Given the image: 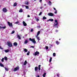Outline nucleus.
Returning <instances> with one entry per match:
<instances>
[{
  "mask_svg": "<svg viewBox=\"0 0 77 77\" xmlns=\"http://www.w3.org/2000/svg\"><path fill=\"white\" fill-rule=\"evenodd\" d=\"M59 40H60V39H59Z\"/></svg>",
  "mask_w": 77,
  "mask_h": 77,
  "instance_id": "bf43d9fd",
  "label": "nucleus"
},
{
  "mask_svg": "<svg viewBox=\"0 0 77 77\" xmlns=\"http://www.w3.org/2000/svg\"><path fill=\"white\" fill-rule=\"evenodd\" d=\"M54 13V14H57V10L55 11Z\"/></svg>",
  "mask_w": 77,
  "mask_h": 77,
  "instance_id": "c03bdc74",
  "label": "nucleus"
},
{
  "mask_svg": "<svg viewBox=\"0 0 77 77\" xmlns=\"http://www.w3.org/2000/svg\"><path fill=\"white\" fill-rule=\"evenodd\" d=\"M24 38V37H23V38Z\"/></svg>",
  "mask_w": 77,
  "mask_h": 77,
  "instance_id": "052dcab7",
  "label": "nucleus"
},
{
  "mask_svg": "<svg viewBox=\"0 0 77 77\" xmlns=\"http://www.w3.org/2000/svg\"><path fill=\"white\" fill-rule=\"evenodd\" d=\"M43 20H45L46 19H47V17H45V16H44L43 18Z\"/></svg>",
  "mask_w": 77,
  "mask_h": 77,
  "instance_id": "7c9ffc66",
  "label": "nucleus"
},
{
  "mask_svg": "<svg viewBox=\"0 0 77 77\" xmlns=\"http://www.w3.org/2000/svg\"><path fill=\"white\" fill-rule=\"evenodd\" d=\"M8 24L10 27H12V23H11L9 22H8L7 23Z\"/></svg>",
  "mask_w": 77,
  "mask_h": 77,
  "instance_id": "39448f33",
  "label": "nucleus"
},
{
  "mask_svg": "<svg viewBox=\"0 0 77 77\" xmlns=\"http://www.w3.org/2000/svg\"><path fill=\"white\" fill-rule=\"evenodd\" d=\"M0 29H2V27L0 26Z\"/></svg>",
  "mask_w": 77,
  "mask_h": 77,
  "instance_id": "09e8293b",
  "label": "nucleus"
},
{
  "mask_svg": "<svg viewBox=\"0 0 77 77\" xmlns=\"http://www.w3.org/2000/svg\"><path fill=\"white\" fill-rule=\"evenodd\" d=\"M4 58H2V62H4Z\"/></svg>",
  "mask_w": 77,
  "mask_h": 77,
  "instance_id": "a19ab883",
  "label": "nucleus"
},
{
  "mask_svg": "<svg viewBox=\"0 0 77 77\" xmlns=\"http://www.w3.org/2000/svg\"><path fill=\"white\" fill-rule=\"evenodd\" d=\"M0 66L2 67H4V65L2 63H0Z\"/></svg>",
  "mask_w": 77,
  "mask_h": 77,
  "instance_id": "a211bd4d",
  "label": "nucleus"
},
{
  "mask_svg": "<svg viewBox=\"0 0 77 77\" xmlns=\"http://www.w3.org/2000/svg\"><path fill=\"white\" fill-rule=\"evenodd\" d=\"M19 12H23V11L22 9H20V10H19Z\"/></svg>",
  "mask_w": 77,
  "mask_h": 77,
  "instance_id": "aec40b11",
  "label": "nucleus"
},
{
  "mask_svg": "<svg viewBox=\"0 0 77 77\" xmlns=\"http://www.w3.org/2000/svg\"><path fill=\"white\" fill-rule=\"evenodd\" d=\"M46 49L47 50H48V46H46Z\"/></svg>",
  "mask_w": 77,
  "mask_h": 77,
  "instance_id": "79ce46f5",
  "label": "nucleus"
},
{
  "mask_svg": "<svg viewBox=\"0 0 77 77\" xmlns=\"http://www.w3.org/2000/svg\"><path fill=\"white\" fill-rule=\"evenodd\" d=\"M57 77H59V75H57Z\"/></svg>",
  "mask_w": 77,
  "mask_h": 77,
  "instance_id": "864d4df0",
  "label": "nucleus"
},
{
  "mask_svg": "<svg viewBox=\"0 0 77 77\" xmlns=\"http://www.w3.org/2000/svg\"><path fill=\"white\" fill-rule=\"evenodd\" d=\"M0 49H1V50H3V48H2V47L0 46Z\"/></svg>",
  "mask_w": 77,
  "mask_h": 77,
  "instance_id": "37998d69",
  "label": "nucleus"
},
{
  "mask_svg": "<svg viewBox=\"0 0 77 77\" xmlns=\"http://www.w3.org/2000/svg\"><path fill=\"white\" fill-rule=\"evenodd\" d=\"M35 48V47H34L33 46H31L30 47V48Z\"/></svg>",
  "mask_w": 77,
  "mask_h": 77,
  "instance_id": "58836bf2",
  "label": "nucleus"
},
{
  "mask_svg": "<svg viewBox=\"0 0 77 77\" xmlns=\"http://www.w3.org/2000/svg\"><path fill=\"white\" fill-rule=\"evenodd\" d=\"M44 6H46V5L45 4H44Z\"/></svg>",
  "mask_w": 77,
  "mask_h": 77,
  "instance_id": "6e6d98bb",
  "label": "nucleus"
},
{
  "mask_svg": "<svg viewBox=\"0 0 77 77\" xmlns=\"http://www.w3.org/2000/svg\"><path fill=\"white\" fill-rule=\"evenodd\" d=\"M37 77H39V75H38Z\"/></svg>",
  "mask_w": 77,
  "mask_h": 77,
  "instance_id": "5fc2aeb1",
  "label": "nucleus"
},
{
  "mask_svg": "<svg viewBox=\"0 0 77 77\" xmlns=\"http://www.w3.org/2000/svg\"><path fill=\"white\" fill-rule=\"evenodd\" d=\"M51 60H52V57H51L50 58V60H49V62H51Z\"/></svg>",
  "mask_w": 77,
  "mask_h": 77,
  "instance_id": "c85d7f7f",
  "label": "nucleus"
},
{
  "mask_svg": "<svg viewBox=\"0 0 77 77\" xmlns=\"http://www.w3.org/2000/svg\"><path fill=\"white\" fill-rule=\"evenodd\" d=\"M27 35H26V36H27Z\"/></svg>",
  "mask_w": 77,
  "mask_h": 77,
  "instance_id": "13d9d810",
  "label": "nucleus"
},
{
  "mask_svg": "<svg viewBox=\"0 0 77 77\" xmlns=\"http://www.w3.org/2000/svg\"><path fill=\"white\" fill-rule=\"evenodd\" d=\"M38 70L39 71L41 69V65H39L38 66Z\"/></svg>",
  "mask_w": 77,
  "mask_h": 77,
  "instance_id": "a878e982",
  "label": "nucleus"
},
{
  "mask_svg": "<svg viewBox=\"0 0 77 77\" xmlns=\"http://www.w3.org/2000/svg\"><path fill=\"white\" fill-rule=\"evenodd\" d=\"M23 50H24V51H25V52L26 53L27 52V49H26V48H24V49H23Z\"/></svg>",
  "mask_w": 77,
  "mask_h": 77,
  "instance_id": "dca6fc26",
  "label": "nucleus"
},
{
  "mask_svg": "<svg viewBox=\"0 0 77 77\" xmlns=\"http://www.w3.org/2000/svg\"><path fill=\"white\" fill-rule=\"evenodd\" d=\"M48 3L50 4V5H51V2L50 1H49Z\"/></svg>",
  "mask_w": 77,
  "mask_h": 77,
  "instance_id": "473e14b6",
  "label": "nucleus"
},
{
  "mask_svg": "<svg viewBox=\"0 0 77 77\" xmlns=\"http://www.w3.org/2000/svg\"><path fill=\"white\" fill-rule=\"evenodd\" d=\"M29 41H32L33 44H35V43H36V41L34 38L32 39L31 38H29Z\"/></svg>",
  "mask_w": 77,
  "mask_h": 77,
  "instance_id": "7ed1b4c3",
  "label": "nucleus"
},
{
  "mask_svg": "<svg viewBox=\"0 0 77 77\" xmlns=\"http://www.w3.org/2000/svg\"><path fill=\"white\" fill-rule=\"evenodd\" d=\"M13 45L14 46H17L18 45V43L16 42H15L13 43Z\"/></svg>",
  "mask_w": 77,
  "mask_h": 77,
  "instance_id": "9d476101",
  "label": "nucleus"
},
{
  "mask_svg": "<svg viewBox=\"0 0 77 77\" xmlns=\"http://www.w3.org/2000/svg\"><path fill=\"white\" fill-rule=\"evenodd\" d=\"M19 69V67H17L15 68L14 70V71H18Z\"/></svg>",
  "mask_w": 77,
  "mask_h": 77,
  "instance_id": "423d86ee",
  "label": "nucleus"
},
{
  "mask_svg": "<svg viewBox=\"0 0 77 77\" xmlns=\"http://www.w3.org/2000/svg\"><path fill=\"white\" fill-rule=\"evenodd\" d=\"M47 21L48 22V21H53V19H49Z\"/></svg>",
  "mask_w": 77,
  "mask_h": 77,
  "instance_id": "f8f14e48",
  "label": "nucleus"
},
{
  "mask_svg": "<svg viewBox=\"0 0 77 77\" xmlns=\"http://www.w3.org/2000/svg\"><path fill=\"white\" fill-rule=\"evenodd\" d=\"M25 7L26 8V9H29V6H26Z\"/></svg>",
  "mask_w": 77,
  "mask_h": 77,
  "instance_id": "c9c22d12",
  "label": "nucleus"
},
{
  "mask_svg": "<svg viewBox=\"0 0 77 77\" xmlns=\"http://www.w3.org/2000/svg\"><path fill=\"white\" fill-rule=\"evenodd\" d=\"M42 14V12H41L39 14V15H41V14Z\"/></svg>",
  "mask_w": 77,
  "mask_h": 77,
  "instance_id": "ea45409f",
  "label": "nucleus"
},
{
  "mask_svg": "<svg viewBox=\"0 0 77 77\" xmlns=\"http://www.w3.org/2000/svg\"><path fill=\"white\" fill-rule=\"evenodd\" d=\"M54 8V10L55 11H57L56 10V8Z\"/></svg>",
  "mask_w": 77,
  "mask_h": 77,
  "instance_id": "a18cd8bd",
  "label": "nucleus"
},
{
  "mask_svg": "<svg viewBox=\"0 0 77 77\" xmlns=\"http://www.w3.org/2000/svg\"><path fill=\"white\" fill-rule=\"evenodd\" d=\"M37 28H40V27H39V26H38L37 27Z\"/></svg>",
  "mask_w": 77,
  "mask_h": 77,
  "instance_id": "4d7b16f0",
  "label": "nucleus"
},
{
  "mask_svg": "<svg viewBox=\"0 0 77 77\" xmlns=\"http://www.w3.org/2000/svg\"><path fill=\"white\" fill-rule=\"evenodd\" d=\"M4 58L5 60H8V58H7V57H4Z\"/></svg>",
  "mask_w": 77,
  "mask_h": 77,
  "instance_id": "2f4dec72",
  "label": "nucleus"
},
{
  "mask_svg": "<svg viewBox=\"0 0 77 77\" xmlns=\"http://www.w3.org/2000/svg\"><path fill=\"white\" fill-rule=\"evenodd\" d=\"M27 42H28V41H27V40H26L24 42V44H27Z\"/></svg>",
  "mask_w": 77,
  "mask_h": 77,
  "instance_id": "393cba45",
  "label": "nucleus"
},
{
  "mask_svg": "<svg viewBox=\"0 0 77 77\" xmlns=\"http://www.w3.org/2000/svg\"><path fill=\"white\" fill-rule=\"evenodd\" d=\"M4 51L5 53H8V52L9 51V49L5 50Z\"/></svg>",
  "mask_w": 77,
  "mask_h": 77,
  "instance_id": "ddd939ff",
  "label": "nucleus"
},
{
  "mask_svg": "<svg viewBox=\"0 0 77 77\" xmlns=\"http://www.w3.org/2000/svg\"><path fill=\"white\" fill-rule=\"evenodd\" d=\"M58 25V22H57V20H55V22L54 23V27L57 28L58 27V26H57Z\"/></svg>",
  "mask_w": 77,
  "mask_h": 77,
  "instance_id": "f257e3e1",
  "label": "nucleus"
},
{
  "mask_svg": "<svg viewBox=\"0 0 77 77\" xmlns=\"http://www.w3.org/2000/svg\"><path fill=\"white\" fill-rule=\"evenodd\" d=\"M4 68L5 69V70H6V71L9 70V68H6V67H5Z\"/></svg>",
  "mask_w": 77,
  "mask_h": 77,
  "instance_id": "f3484780",
  "label": "nucleus"
},
{
  "mask_svg": "<svg viewBox=\"0 0 77 77\" xmlns=\"http://www.w3.org/2000/svg\"><path fill=\"white\" fill-rule=\"evenodd\" d=\"M25 4L26 5H29V2H25Z\"/></svg>",
  "mask_w": 77,
  "mask_h": 77,
  "instance_id": "c756f323",
  "label": "nucleus"
},
{
  "mask_svg": "<svg viewBox=\"0 0 77 77\" xmlns=\"http://www.w3.org/2000/svg\"><path fill=\"white\" fill-rule=\"evenodd\" d=\"M38 67L37 66L35 67V71H37V69H38Z\"/></svg>",
  "mask_w": 77,
  "mask_h": 77,
  "instance_id": "412c9836",
  "label": "nucleus"
},
{
  "mask_svg": "<svg viewBox=\"0 0 77 77\" xmlns=\"http://www.w3.org/2000/svg\"><path fill=\"white\" fill-rule=\"evenodd\" d=\"M6 26H4L2 27V29H6Z\"/></svg>",
  "mask_w": 77,
  "mask_h": 77,
  "instance_id": "b1692460",
  "label": "nucleus"
},
{
  "mask_svg": "<svg viewBox=\"0 0 77 77\" xmlns=\"http://www.w3.org/2000/svg\"><path fill=\"white\" fill-rule=\"evenodd\" d=\"M17 5V3L15 2L14 4V6H16Z\"/></svg>",
  "mask_w": 77,
  "mask_h": 77,
  "instance_id": "4be33fe9",
  "label": "nucleus"
},
{
  "mask_svg": "<svg viewBox=\"0 0 77 77\" xmlns=\"http://www.w3.org/2000/svg\"><path fill=\"white\" fill-rule=\"evenodd\" d=\"M48 15L50 16L51 17H53L54 15V14L52 13H49L48 14Z\"/></svg>",
  "mask_w": 77,
  "mask_h": 77,
  "instance_id": "20e7f679",
  "label": "nucleus"
},
{
  "mask_svg": "<svg viewBox=\"0 0 77 77\" xmlns=\"http://www.w3.org/2000/svg\"><path fill=\"white\" fill-rule=\"evenodd\" d=\"M14 33H15V31H13L12 32H11V34H13Z\"/></svg>",
  "mask_w": 77,
  "mask_h": 77,
  "instance_id": "e433bc0d",
  "label": "nucleus"
},
{
  "mask_svg": "<svg viewBox=\"0 0 77 77\" xmlns=\"http://www.w3.org/2000/svg\"><path fill=\"white\" fill-rule=\"evenodd\" d=\"M31 32H33V29H31Z\"/></svg>",
  "mask_w": 77,
  "mask_h": 77,
  "instance_id": "49530a36",
  "label": "nucleus"
},
{
  "mask_svg": "<svg viewBox=\"0 0 77 77\" xmlns=\"http://www.w3.org/2000/svg\"><path fill=\"white\" fill-rule=\"evenodd\" d=\"M46 73H45L43 74V76L44 77H45V75H46Z\"/></svg>",
  "mask_w": 77,
  "mask_h": 77,
  "instance_id": "5701e85b",
  "label": "nucleus"
},
{
  "mask_svg": "<svg viewBox=\"0 0 77 77\" xmlns=\"http://www.w3.org/2000/svg\"><path fill=\"white\" fill-rule=\"evenodd\" d=\"M39 54V52H38V51H36L34 54L35 56H36V55H38V54Z\"/></svg>",
  "mask_w": 77,
  "mask_h": 77,
  "instance_id": "6e6552de",
  "label": "nucleus"
},
{
  "mask_svg": "<svg viewBox=\"0 0 77 77\" xmlns=\"http://www.w3.org/2000/svg\"><path fill=\"white\" fill-rule=\"evenodd\" d=\"M27 61L25 60L23 64L24 65H26V64H27Z\"/></svg>",
  "mask_w": 77,
  "mask_h": 77,
  "instance_id": "2eb2a0df",
  "label": "nucleus"
},
{
  "mask_svg": "<svg viewBox=\"0 0 77 77\" xmlns=\"http://www.w3.org/2000/svg\"><path fill=\"white\" fill-rule=\"evenodd\" d=\"M7 45L9 47H12V44L11 42H7Z\"/></svg>",
  "mask_w": 77,
  "mask_h": 77,
  "instance_id": "f03ea898",
  "label": "nucleus"
},
{
  "mask_svg": "<svg viewBox=\"0 0 77 77\" xmlns=\"http://www.w3.org/2000/svg\"><path fill=\"white\" fill-rule=\"evenodd\" d=\"M56 32H58V30H56Z\"/></svg>",
  "mask_w": 77,
  "mask_h": 77,
  "instance_id": "603ef678",
  "label": "nucleus"
},
{
  "mask_svg": "<svg viewBox=\"0 0 77 77\" xmlns=\"http://www.w3.org/2000/svg\"><path fill=\"white\" fill-rule=\"evenodd\" d=\"M42 0H40V3H41V2H42Z\"/></svg>",
  "mask_w": 77,
  "mask_h": 77,
  "instance_id": "3c124183",
  "label": "nucleus"
},
{
  "mask_svg": "<svg viewBox=\"0 0 77 77\" xmlns=\"http://www.w3.org/2000/svg\"><path fill=\"white\" fill-rule=\"evenodd\" d=\"M36 37L37 39V40H38V41L40 40V38H39V37H38V36H36Z\"/></svg>",
  "mask_w": 77,
  "mask_h": 77,
  "instance_id": "4468645a",
  "label": "nucleus"
},
{
  "mask_svg": "<svg viewBox=\"0 0 77 77\" xmlns=\"http://www.w3.org/2000/svg\"><path fill=\"white\" fill-rule=\"evenodd\" d=\"M56 43L57 44V45H59V42H58V41H56Z\"/></svg>",
  "mask_w": 77,
  "mask_h": 77,
  "instance_id": "cd10ccee",
  "label": "nucleus"
},
{
  "mask_svg": "<svg viewBox=\"0 0 77 77\" xmlns=\"http://www.w3.org/2000/svg\"><path fill=\"white\" fill-rule=\"evenodd\" d=\"M53 56H54V57H55V56H56V53H54L53 54Z\"/></svg>",
  "mask_w": 77,
  "mask_h": 77,
  "instance_id": "72a5a7b5",
  "label": "nucleus"
},
{
  "mask_svg": "<svg viewBox=\"0 0 77 77\" xmlns=\"http://www.w3.org/2000/svg\"><path fill=\"white\" fill-rule=\"evenodd\" d=\"M17 37L19 39H21V37L19 35H18Z\"/></svg>",
  "mask_w": 77,
  "mask_h": 77,
  "instance_id": "bb28decb",
  "label": "nucleus"
},
{
  "mask_svg": "<svg viewBox=\"0 0 77 77\" xmlns=\"http://www.w3.org/2000/svg\"><path fill=\"white\" fill-rule=\"evenodd\" d=\"M2 11L4 12H6L7 11H8V10H7V9L6 8H3Z\"/></svg>",
  "mask_w": 77,
  "mask_h": 77,
  "instance_id": "0eeeda50",
  "label": "nucleus"
},
{
  "mask_svg": "<svg viewBox=\"0 0 77 77\" xmlns=\"http://www.w3.org/2000/svg\"><path fill=\"white\" fill-rule=\"evenodd\" d=\"M30 15H28V16H27V17H30Z\"/></svg>",
  "mask_w": 77,
  "mask_h": 77,
  "instance_id": "8fccbe9b",
  "label": "nucleus"
},
{
  "mask_svg": "<svg viewBox=\"0 0 77 77\" xmlns=\"http://www.w3.org/2000/svg\"><path fill=\"white\" fill-rule=\"evenodd\" d=\"M43 8V7H42V6H41V7H40V9H42Z\"/></svg>",
  "mask_w": 77,
  "mask_h": 77,
  "instance_id": "de8ad7c7",
  "label": "nucleus"
},
{
  "mask_svg": "<svg viewBox=\"0 0 77 77\" xmlns=\"http://www.w3.org/2000/svg\"><path fill=\"white\" fill-rule=\"evenodd\" d=\"M23 24L24 26H27V23L25 22L24 21H23Z\"/></svg>",
  "mask_w": 77,
  "mask_h": 77,
  "instance_id": "1a4fd4ad",
  "label": "nucleus"
},
{
  "mask_svg": "<svg viewBox=\"0 0 77 77\" xmlns=\"http://www.w3.org/2000/svg\"><path fill=\"white\" fill-rule=\"evenodd\" d=\"M18 23H20V22L19 21H17L15 23V24H18Z\"/></svg>",
  "mask_w": 77,
  "mask_h": 77,
  "instance_id": "f704fd0d",
  "label": "nucleus"
},
{
  "mask_svg": "<svg viewBox=\"0 0 77 77\" xmlns=\"http://www.w3.org/2000/svg\"><path fill=\"white\" fill-rule=\"evenodd\" d=\"M35 20L36 21H39V18H37L36 17H35Z\"/></svg>",
  "mask_w": 77,
  "mask_h": 77,
  "instance_id": "6ab92c4d",
  "label": "nucleus"
},
{
  "mask_svg": "<svg viewBox=\"0 0 77 77\" xmlns=\"http://www.w3.org/2000/svg\"><path fill=\"white\" fill-rule=\"evenodd\" d=\"M30 54V52L29 51H28V53H27V55H29Z\"/></svg>",
  "mask_w": 77,
  "mask_h": 77,
  "instance_id": "4c0bfd02",
  "label": "nucleus"
},
{
  "mask_svg": "<svg viewBox=\"0 0 77 77\" xmlns=\"http://www.w3.org/2000/svg\"><path fill=\"white\" fill-rule=\"evenodd\" d=\"M40 32H40V31H38L37 34V35L36 36H39V34H40Z\"/></svg>",
  "mask_w": 77,
  "mask_h": 77,
  "instance_id": "9b49d317",
  "label": "nucleus"
}]
</instances>
